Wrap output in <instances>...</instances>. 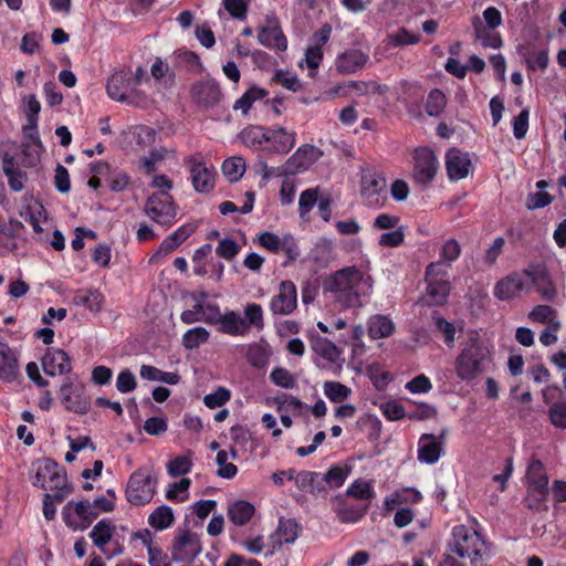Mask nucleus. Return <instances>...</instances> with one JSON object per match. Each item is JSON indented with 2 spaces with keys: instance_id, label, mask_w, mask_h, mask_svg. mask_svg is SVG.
Listing matches in <instances>:
<instances>
[{
  "instance_id": "obj_30",
  "label": "nucleus",
  "mask_w": 566,
  "mask_h": 566,
  "mask_svg": "<svg viewBox=\"0 0 566 566\" xmlns=\"http://www.w3.org/2000/svg\"><path fill=\"white\" fill-rule=\"evenodd\" d=\"M311 348L322 358L331 364H338L340 358L339 348L325 337L319 335L311 336Z\"/></svg>"
},
{
  "instance_id": "obj_21",
  "label": "nucleus",
  "mask_w": 566,
  "mask_h": 566,
  "mask_svg": "<svg viewBox=\"0 0 566 566\" xmlns=\"http://www.w3.org/2000/svg\"><path fill=\"white\" fill-rule=\"evenodd\" d=\"M528 286L534 285L536 291L546 301H553L556 296V289L549 280L547 271L539 265L528 268Z\"/></svg>"
},
{
  "instance_id": "obj_48",
  "label": "nucleus",
  "mask_w": 566,
  "mask_h": 566,
  "mask_svg": "<svg viewBox=\"0 0 566 566\" xmlns=\"http://www.w3.org/2000/svg\"><path fill=\"white\" fill-rule=\"evenodd\" d=\"M530 319L537 323L553 324L554 332L558 331L559 322H554L556 318V311L548 305H537L528 314Z\"/></svg>"
},
{
  "instance_id": "obj_5",
  "label": "nucleus",
  "mask_w": 566,
  "mask_h": 566,
  "mask_svg": "<svg viewBox=\"0 0 566 566\" xmlns=\"http://www.w3.org/2000/svg\"><path fill=\"white\" fill-rule=\"evenodd\" d=\"M412 159L413 180L422 186L430 185L433 181L439 168V161L433 150L429 147L416 148Z\"/></svg>"
},
{
  "instance_id": "obj_2",
  "label": "nucleus",
  "mask_w": 566,
  "mask_h": 566,
  "mask_svg": "<svg viewBox=\"0 0 566 566\" xmlns=\"http://www.w3.org/2000/svg\"><path fill=\"white\" fill-rule=\"evenodd\" d=\"M491 359L492 354L488 344L476 333L471 334L455 358V374L461 380H472L486 370Z\"/></svg>"
},
{
  "instance_id": "obj_18",
  "label": "nucleus",
  "mask_w": 566,
  "mask_h": 566,
  "mask_svg": "<svg viewBox=\"0 0 566 566\" xmlns=\"http://www.w3.org/2000/svg\"><path fill=\"white\" fill-rule=\"evenodd\" d=\"M369 61V55L360 50L352 49L336 59V70L342 74H353L361 70Z\"/></svg>"
},
{
  "instance_id": "obj_49",
  "label": "nucleus",
  "mask_w": 566,
  "mask_h": 566,
  "mask_svg": "<svg viewBox=\"0 0 566 566\" xmlns=\"http://www.w3.org/2000/svg\"><path fill=\"white\" fill-rule=\"evenodd\" d=\"M245 324H248V332L253 326L256 329H262L264 327L263 322V311L260 304L249 303L244 307V317Z\"/></svg>"
},
{
  "instance_id": "obj_54",
  "label": "nucleus",
  "mask_w": 566,
  "mask_h": 566,
  "mask_svg": "<svg viewBox=\"0 0 566 566\" xmlns=\"http://www.w3.org/2000/svg\"><path fill=\"white\" fill-rule=\"evenodd\" d=\"M271 381L282 388L292 389L296 386L295 377L283 367H275L270 374Z\"/></svg>"
},
{
  "instance_id": "obj_50",
  "label": "nucleus",
  "mask_w": 566,
  "mask_h": 566,
  "mask_svg": "<svg viewBox=\"0 0 566 566\" xmlns=\"http://www.w3.org/2000/svg\"><path fill=\"white\" fill-rule=\"evenodd\" d=\"M25 117L28 124L25 125L27 130H34L38 127L39 113L41 111V104L34 94H30L25 98Z\"/></svg>"
},
{
  "instance_id": "obj_55",
  "label": "nucleus",
  "mask_w": 566,
  "mask_h": 566,
  "mask_svg": "<svg viewBox=\"0 0 566 566\" xmlns=\"http://www.w3.org/2000/svg\"><path fill=\"white\" fill-rule=\"evenodd\" d=\"M551 423L558 429H566V401H556L548 408Z\"/></svg>"
},
{
  "instance_id": "obj_10",
  "label": "nucleus",
  "mask_w": 566,
  "mask_h": 566,
  "mask_svg": "<svg viewBox=\"0 0 566 566\" xmlns=\"http://www.w3.org/2000/svg\"><path fill=\"white\" fill-rule=\"evenodd\" d=\"M297 306V290L292 281H282L279 292L270 302L273 315H290Z\"/></svg>"
},
{
  "instance_id": "obj_3",
  "label": "nucleus",
  "mask_w": 566,
  "mask_h": 566,
  "mask_svg": "<svg viewBox=\"0 0 566 566\" xmlns=\"http://www.w3.org/2000/svg\"><path fill=\"white\" fill-rule=\"evenodd\" d=\"M448 551L459 558H469L472 566H484L482 562L488 555L486 542L476 531L465 525L453 527Z\"/></svg>"
},
{
  "instance_id": "obj_7",
  "label": "nucleus",
  "mask_w": 566,
  "mask_h": 566,
  "mask_svg": "<svg viewBox=\"0 0 566 566\" xmlns=\"http://www.w3.org/2000/svg\"><path fill=\"white\" fill-rule=\"evenodd\" d=\"M67 482L66 472L59 468L57 463L51 459H43L33 478V485L44 490H54L62 488Z\"/></svg>"
},
{
  "instance_id": "obj_8",
  "label": "nucleus",
  "mask_w": 566,
  "mask_h": 566,
  "mask_svg": "<svg viewBox=\"0 0 566 566\" xmlns=\"http://www.w3.org/2000/svg\"><path fill=\"white\" fill-rule=\"evenodd\" d=\"M184 161L189 166L195 190L202 193L211 191L214 187L216 172L202 161L201 154L188 156Z\"/></svg>"
},
{
  "instance_id": "obj_47",
  "label": "nucleus",
  "mask_w": 566,
  "mask_h": 566,
  "mask_svg": "<svg viewBox=\"0 0 566 566\" xmlns=\"http://www.w3.org/2000/svg\"><path fill=\"white\" fill-rule=\"evenodd\" d=\"M270 129L260 126H251L242 130L241 139L249 147H258L268 142Z\"/></svg>"
},
{
  "instance_id": "obj_28",
  "label": "nucleus",
  "mask_w": 566,
  "mask_h": 566,
  "mask_svg": "<svg viewBox=\"0 0 566 566\" xmlns=\"http://www.w3.org/2000/svg\"><path fill=\"white\" fill-rule=\"evenodd\" d=\"M74 507L75 514L82 518L83 521H86L91 523L93 520H95L98 516V511H96L92 503L88 501H70L63 509V520L65 524L70 527H74V524L71 520V515L69 511Z\"/></svg>"
},
{
  "instance_id": "obj_53",
  "label": "nucleus",
  "mask_w": 566,
  "mask_h": 566,
  "mask_svg": "<svg viewBox=\"0 0 566 566\" xmlns=\"http://www.w3.org/2000/svg\"><path fill=\"white\" fill-rule=\"evenodd\" d=\"M549 491H537L535 489L527 488V494L525 497L526 506L533 511H547L548 507L546 505V501L548 497Z\"/></svg>"
},
{
  "instance_id": "obj_15",
  "label": "nucleus",
  "mask_w": 566,
  "mask_h": 566,
  "mask_svg": "<svg viewBox=\"0 0 566 566\" xmlns=\"http://www.w3.org/2000/svg\"><path fill=\"white\" fill-rule=\"evenodd\" d=\"M322 154L323 153L313 145H304L297 148L285 164V174L294 175L307 169L312 164L319 159Z\"/></svg>"
},
{
  "instance_id": "obj_11",
  "label": "nucleus",
  "mask_w": 566,
  "mask_h": 566,
  "mask_svg": "<svg viewBox=\"0 0 566 566\" xmlns=\"http://www.w3.org/2000/svg\"><path fill=\"white\" fill-rule=\"evenodd\" d=\"M191 97L199 107L210 108L220 103L222 93L218 82L206 78L192 85Z\"/></svg>"
},
{
  "instance_id": "obj_16",
  "label": "nucleus",
  "mask_w": 566,
  "mask_h": 566,
  "mask_svg": "<svg viewBox=\"0 0 566 566\" xmlns=\"http://www.w3.org/2000/svg\"><path fill=\"white\" fill-rule=\"evenodd\" d=\"M42 368L48 376L66 375L72 370L71 358L59 348H50L42 358Z\"/></svg>"
},
{
  "instance_id": "obj_59",
  "label": "nucleus",
  "mask_w": 566,
  "mask_h": 566,
  "mask_svg": "<svg viewBox=\"0 0 566 566\" xmlns=\"http://www.w3.org/2000/svg\"><path fill=\"white\" fill-rule=\"evenodd\" d=\"M380 410L382 415L390 421H397L405 417H408V415H406L405 412V408L402 407V405L395 400L381 403Z\"/></svg>"
},
{
  "instance_id": "obj_39",
  "label": "nucleus",
  "mask_w": 566,
  "mask_h": 566,
  "mask_svg": "<svg viewBox=\"0 0 566 566\" xmlns=\"http://www.w3.org/2000/svg\"><path fill=\"white\" fill-rule=\"evenodd\" d=\"M394 332L392 322L384 315H376L370 318L368 334L373 339L388 337Z\"/></svg>"
},
{
  "instance_id": "obj_57",
  "label": "nucleus",
  "mask_w": 566,
  "mask_h": 566,
  "mask_svg": "<svg viewBox=\"0 0 566 566\" xmlns=\"http://www.w3.org/2000/svg\"><path fill=\"white\" fill-rule=\"evenodd\" d=\"M191 459L186 455H179L168 463L167 471L172 478L187 474L191 469Z\"/></svg>"
},
{
  "instance_id": "obj_20",
  "label": "nucleus",
  "mask_w": 566,
  "mask_h": 566,
  "mask_svg": "<svg viewBox=\"0 0 566 566\" xmlns=\"http://www.w3.org/2000/svg\"><path fill=\"white\" fill-rule=\"evenodd\" d=\"M443 452L442 442L432 433L421 434L418 441V460L421 463L434 464Z\"/></svg>"
},
{
  "instance_id": "obj_22",
  "label": "nucleus",
  "mask_w": 566,
  "mask_h": 566,
  "mask_svg": "<svg viewBox=\"0 0 566 566\" xmlns=\"http://www.w3.org/2000/svg\"><path fill=\"white\" fill-rule=\"evenodd\" d=\"M269 25L263 27L259 34L258 41L265 48H274L284 51L287 48V41L281 29L279 28L275 18H268Z\"/></svg>"
},
{
  "instance_id": "obj_43",
  "label": "nucleus",
  "mask_w": 566,
  "mask_h": 566,
  "mask_svg": "<svg viewBox=\"0 0 566 566\" xmlns=\"http://www.w3.org/2000/svg\"><path fill=\"white\" fill-rule=\"evenodd\" d=\"M209 337L210 333L207 328L202 326H197L187 331L182 335V345L187 349H197L200 347V345L208 342Z\"/></svg>"
},
{
  "instance_id": "obj_38",
  "label": "nucleus",
  "mask_w": 566,
  "mask_h": 566,
  "mask_svg": "<svg viewBox=\"0 0 566 566\" xmlns=\"http://www.w3.org/2000/svg\"><path fill=\"white\" fill-rule=\"evenodd\" d=\"M342 494L344 497L349 496L360 501H371L376 495L371 482L361 479L355 480Z\"/></svg>"
},
{
  "instance_id": "obj_33",
  "label": "nucleus",
  "mask_w": 566,
  "mask_h": 566,
  "mask_svg": "<svg viewBox=\"0 0 566 566\" xmlns=\"http://www.w3.org/2000/svg\"><path fill=\"white\" fill-rule=\"evenodd\" d=\"M295 484L302 491L318 494L324 491L322 473L314 471H301L295 474Z\"/></svg>"
},
{
  "instance_id": "obj_4",
  "label": "nucleus",
  "mask_w": 566,
  "mask_h": 566,
  "mask_svg": "<svg viewBox=\"0 0 566 566\" xmlns=\"http://www.w3.org/2000/svg\"><path fill=\"white\" fill-rule=\"evenodd\" d=\"M157 475L150 468L134 471L125 490L126 500L133 505H145L156 493Z\"/></svg>"
},
{
  "instance_id": "obj_13",
  "label": "nucleus",
  "mask_w": 566,
  "mask_h": 566,
  "mask_svg": "<svg viewBox=\"0 0 566 566\" xmlns=\"http://www.w3.org/2000/svg\"><path fill=\"white\" fill-rule=\"evenodd\" d=\"M301 527L293 518L279 520L277 528L270 535L272 549L265 553V557H271L275 554L276 549L283 545L293 544L300 534Z\"/></svg>"
},
{
  "instance_id": "obj_60",
  "label": "nucleus",
  "mask_w": 566,
  "mask_h": 566,
  "mask_svg": "<svg viewBox=\"0 0 566 566\" xmlns=\"http://www.w3.org/2000/svg\"><path fill=\"white\" fill-rule=\"evenodd\" d=\"M461 253L460 244L454 239H449L444 242L441 253L440 261H443L451 265L452 262L458 260Z\"/></svg>"
},
{
  "instance_id": "obj_35",
  "label": "nucleus",
  "mask_w": 566,
  "mask_h": 566,
  "mask_svg": "<svg viewBox=\"0 0 566 566\" xmlns=\"http://www.w3.org/2000/svg\"><path fill=\"white\" fill-rule=\"evenodd\" d=\"M139 374L143 379L149 381H160L168 385H177L180 381V376L177 373L163 371L150 365H142Z\"/></svg>"
},
{
  "instance_id": "obj_27",
  "label": "nucleus",
  "mask_w": 566,
  "mask_h": 566,
  "mask_svg": "<svg viewBox=\"0 0 566 566\" xmlns=\"http://www.w3.org/2000/svg\"><path fill=\"white\" fill-rule=\"evenodd\" d=\"M219 332L231 336H243L248 333V324L237 312L230 311L218 319Z\"/></svg>"
},
{
  "instance_id": "obj_14",
  "label": "nucleus",
  "mask_w": 566,
  "mask_h": 566,
  "mask_svg": "<svg viewBox=\"0 0 566 566\" xmlns=\"http://www.w3.org/2000/svg\"><path fill=\"white\" fill-rule=\"evenodd\" d=\"M199 553L200 546L196 534L185 531L174 542L171 558L176 563L191 562Z\"/></svg>"
},
{
  "instance_id": "obj_46",
  "label": "nucleus",
  "mask_w": 566,
  "mask_h": 566,
  "mask_svg": "<svg viewBox=\"0 0 566 566\" xmlns=\"http://www.w3.org/2000/svg\"><path fill=\"white\" fill-rule=\"evenodd\" d=\"M324 395L332 402H343L346 400L350 394L352 389L346 385H343L338 381H325L323 385Z\"/></svg>"
},
{
  "instance_id": "obj_25",
  "label": "nucleus",
  "mask_w": 566,
  "mask_h": 566,
  "mask_svg": "<svg viewBox=\"0 0 566 566\" xmlns=\"http://www.w3.org/2000/svg\"><path fill=\"white\" fill-rule=\"evenodd\" d=\"M526 481L528 489H535L538 491H549L548 489V476L545 471V467L538 459H532L526 470Z\"/></svg>"
},
{
  "instance_id": "obj_31",
  "label": "nucleus",
  "mask_w": 566,
  "mask_h": 566,
  "mask_svg": "<svg viewBox=\"0 0 566 566\" xmlns=\"http://www.w3.org/2000/svg\"><path fill=\"white\" fill-rule=\"evenodd\" d=\"M352 470L353 468L348 464L332 465L325 473H322L324 491L340 488L350 475Z\"/></svg>"
},
{
  "instance_id": "obj_62",
  "label": "nucleus",
  "mask_w": 566,
  "mask_h": 566,
  "mask_svg": "<svg viewBox=\"0 0 566 566\" xmlns=\"http://www.w3.org/2000/svg\"><path fill=\"white\" fill-rule=\"evenodd\" d=\"M390 41L396 46L412 45L420 42V35L413 34L407 29H399L395 34L390 35Z\"/></svg>"
},
{
  "instance_id": "obj_56",
  "label": "nucleus",
  "mask_w": 566,
  "mask_h": 566,
  "mask_svg": "<svg viewBox=\"0 0 566 566\" xmlns=\"http://www.w3.org/2000/svg\"><path fill=\"white\" fill-rule=\"evenodd\" d=\"M231 398V392L224 387H218L213 392L203 398L206 407L210 409L219 408L226 405Z\"/></svg>"
},
{
  "instance_id": "obj_42",
  "label": "nucleus",
  "mask_w": 566,
  "mask_h": 566,
  "mask_svg": "<svg viewBox=\"0 0 566 566\" xmlns=\"http://www.w3.org/2000/svg\"><path fill=\"white\" fill-rule=\"evenodd\" d=\"M475 39L480 40L484 48L499 49L502 45V38L499 33H492L481 25L478 17L473 20Z\"/></svg>"
},
{
  "instance_id": "obj_52",
  "label": "nucleus",
  "mask_w": 566,
  "mask_h": 566,
  "mask_svg": "<svg viewBox=\"0 0 566 566\" xmlns=\"http://www.w3.org/2000/svg\"><path fill=\"white\" fill-rule=\"evenodd\" d=\"M450 264L443 261L431 262L426 269V281L449 282Z\"/></svg>"
},
{
  "instance_id": "obj_17",
  "label": "nucleus",
  "mask_w": 566,
  "mask_h": 566,
  "mask_svg": "<svg viewBox=\"0 0 566 566\" xmlns=\"http://www.w3.org/2000/svg\"><path fill=\"white\" fill-rule=\"evenodd\" d=\"M471 159L468 153L452 148L446 155V169L451 180H460L469 175Z\"/></svg>"
},
{
  "instance_id": "obj_29",
  "label": "nucleus",
  "mask_w": 566,
  "mask_h": 566,
  "mask_svg": "<svg viewBox=\"0 0 566 566\" xmlns=\"http://www.w3.org/2000/svg\"><path fill=\"white\" fill-rule=\"evenodd\" d=\"M268 138L271 150L277 154H287L295 145V134L286 132L283 127L270 129Z\"/></svg>"
},
{
  "instance_id": "obj_64",
  "label": "nucleus",
  "mask_w": 566,
  "mask_h": 566,
  "mask_svg": "<svg viewBox=\"0 0 566 566\" xmlns=\"http://www.w3.org/2000/svg\"><path fill=\"white\" fill-rule=\"evenodd\" d=\"M405 387L412 394H426L432 389V384L426 375L421 374L408 381Z\"/></svg>"
},
{
  "instance_id": "obj_23",
  "label": "nucleus",
  "mask_w": 566,
  "mask_h": 566,
  "mask_svg": "<svg viewBox=\"0 0 566 566\" xmlns=\"http://www.w3.org/2000/svg\"><path fill=\"white\" fill-rule=\"evenodd\" d=\"M20 375V367L15 353L0 342V379L11 382Z\"/></svg>"
},
{
  "instance_id": "obj_12",
  "label": "nucleus",
  "mask_w": 566,
  "mask_h": 566,
  "mask_svg": "<svg viewBox=\"0 0 566 566\" xmlns=\"http://www.w3.org/2000/svg\"><path fill=\"white\" fill-rule=\"evenodd\" d=\"M528 269L523 272L513 273L499 281L494 287V296L502 301L516 297L521 292L528 289Z\"/></svg>"
},
{
  "instance_id": "obj_44",
  "label": "nucleus",
  "mask_w": 566,
  "mask_h": 566,
  "mask_svg": "<svg viewBox=\"0 0 566 566\" xmlns=\"http://www.w3.org/2000/svg\"><path fill=\"white\" fill-rule=\"evenodd\" d=\"M447 98L442 91L434 88L428 94L426 102V112L431 117H438L444 111Z\"/></svg>"
},
{
  "instance_id": "obj_6",
  "label": "nucleus",
  "mask_w": 566,
  "mask_h": 566,
  "mask_svg": "<svg viewBox=\"0 0 566 566\" xmlns=\"http://www.w3.org/2000/svg\"><path fill=\"white\" fill-rule=\"evenodd\" d=\"M146 214L161 226L170 224L176 218L172 198L166 192L151 195L145 203Z\"/></svg>"
},
{
  "instance_id": "obj_45",
  "label": "nucleus",
  "mask_w": 566,
  "mask_h": 566,
  "mask_svg": "<svg viewBox=\"0 0 566 566\" xmlns=\"http://www.w3.org/2000/svg\"><path fill=\"white\" fill-rule=\"evenodd\" d=\"M222 172L231 181H238L244 174L245 164L241 157H230L222 164Z\"/></svg>"
},
{
  "instance_id": "obj_61",
  "label": "nucleus",
  "mask_w": 566,
  "mask_h": 566,
  "mask_svg": "<svg viewBox=\"0 0 566 566\" xmlns=\"http://www.w3.org/2000/svg\"><path fill=\"white\" fill-rule=\"evenodd\" d=\"M273 81L292 92H297L302 87L300 80L295 75L282 70L274 74Z\"/></svg>"
},
{
  "instance_id": "obj_34",
  "label": "nucleus",
  "mask_w": 566,
  "mask_h": 566,
  "mask_svg": "<svg viewBox=\"0 0 566 566\" xmlns=\"http://www.w3.org/2000/svg\"><path fill=\"white\" fill-rule=\"evenodd\" d=\"M254 506L248 501H237L228 509L230 521L238 526L245 525L254 514Z\"/></svg>"
},
{
  "instance_id": "obj_36",
  "label": "nucleus",
  "mask_w": 566,
  "mask_h": 566,
  "mask_svg": "<svg viewBox=\"0 0 566 566\" xmlns=\"http://www.w3.org/2000/svg\"><path fill=\"white\" fill-rule=\"evenodd\" d=\"M312 261L319 266H327L333 260V242L329 239L321 238L311 250Z\"/></svg>"
},
{
  "instance_id": "obj_9",
  "label": "nucleus",
  "mask_w": 566,
  "mask_h": 566,
  "mask_svg": "<svg viewBox=\"0 0 566 566\" xmlns=\"http://www.w3.org/2000/svg\"><path fill=\"white\" fill-rule=\"evenodd\" d=\"M62 403L69 411L78 415H85L91 408L90 397L86 395L83 385H74L73 382H65L61 387Z\"/></svg>"
},
{
  "instance_id": "obj_51",
  "label": "nucleus",
  "mask_w": 566,
  "mask_h": 566,
  "mask_svg": "<svg viewBox=\"0 0 566 566\" xmlns=\"http://www.w3.org/2000/svg\"><path fill=\"white\" fill-rule=\"evenodd\" d=\"M319 198L317 188H308L302 191L298 199L300 217L305 218L313 207L318 203Z\"/></svg>"
},
{
  "instance_id": "obj_19",
  "label": "nucleus",
  "mask_w": 566,
  "mask_h": 566,
  "mask_svg": "<svg viewBox=\"0 0 566 566\" xmlns=\"http://www.w3.org/2000/svg\"><path fill=\"white\" fill-rule=\"evenodd\" d=\"M333 510L339 522L354 524L360 521L368 511V505H348L343 494L334 496Z\"/></svg>"
},
{
  "instance_id": "obj_32",
  "label": "nucleus",
  "mask_w": 566,
  "mask_h": 566,
  "mask_svg": "<svg viewBox=\"0 0 566 566\" xmlns=\"http://www.w3.org/2000/svg\"><path fill=\"white\" fill-rule=\"evenodd\" d=\"M114 525L109 520L103 518L98 521L90 533V538L94 545L104 554H107L105 546L113 537Z\"/></svg>"
},
{
  "instance_id": "obj_58",
  "label": "nucleus",
  "mask_w": 566,
  "mask_h": 566,
  "mask_svg": "<svg viewBox=\"0 0 566 566\" xmlns=\"http://www.w3.org/2000/svg\"><path fill=\"white\" fill-rule=\"evenodd\" d=\"M525 60L530 69H539L541 71H545L548 65V51L547 49H543L538 52H527L525 54Z\"/></svg>"
},
{
  "instance_id": "obj_1",
  "label": "nucleus",
  "mask_w": 566,
  "mask_h": 566,
  "mask_svg": "<svg viewBox=\"0 0 566 566\" xmlns=\"http://www.w3.org/2000/svg\"><path fill=\"white\" fill-rule=\"evenodd\" d=\"M371 279L356 266H346L332 274L324 283V290L334 293L346 307L361 304L360 297L371 292Z\"/></svg>"
},
{
  "instance_id": "obj_24",
  "label": "nucleus",
  "mask_w": 566,
  "mask_h": 566,
  "mask_svg": "<svg viewBox=\"0 0 566 566\" xmlns=\"http://www.w3.org/2000/svg\"><path fill=\"white\" fill-rule=\"evenodd\" d=\"M2 170L8 178V184L12 191L19 192L24 188L27 174L18 167L14 157L9 153L3 154Z\"/></svg>"
},
{
  "instance_id": "obj_26",
  "label": "nucleus",
  "mask_w": 566,
  "mask_h": 566,
  "mask_svg": "<svg viewBox=\"0 0 566 566\" xmlns=\"http://www.w3.org/2000/svg\"><path fill=\"white\" fill-rule=\"evenodd\" d=\"M427 289L423 303L429 306H440L447 303L451 285L450 282L426 281Z\"/></svg>"
},
{
  "instance_id": "obj_37",
  "label": "nucleus",
  "mask_w": 566,
  "mask_h": 566,
  "mask_svg": "<svg viewBox=\"0 0 566 566\" xmlns=\"http://www.w3.org/2000/svg\"><path fill=\"white\" fill-rule=\"evenodd\" d=\"M104 297L97 290L77 291L73 296V304L87 307L92 312H98L102 307Z\"/></svg>"
},
{
  "instance_id": "obj_63",
  "label": "nucleus",
  "mask_w": 566,
  "mask_h": 566,
  "mask_svg": "<svg viewBox=\"0 0 566 566\" xmlns=\"http://www.w3.org/2000/svg\"><path fill=\"white\" fill-rule=\"evenodd\" d=\"M136 386H137V384H136L135 376L130 370L124 369L118 374L117 379H116V389L119 392H123V394L130 392L136 388Z\"/></svg>"
},
{
  "instance_id": "obj_41",
  "label": "nucleus",
  "mask_w": 566,
  "mask_h": 566,
  "mask_svg": "<svg viewBox=\"0 0 566 566\" xmlns=\"http://www.w3.org/2000/svg\"><path fill=\"white\" fill-rule=\"evenodd\" d=\"M127 81L123 73L113 74L106 84V91L108 96L117 102H124L126 99Z\"/></svg>"
},
{
  "instance_id": "obj_40",
  "label": "nucleus",
  "mask_w": 566,
  "mask_h": 566,
  "mask_svg": "<svg viewBox=\"0 0 566 566\" xmlns=\"http://www.w3.org/2000/svg\"><path fill=\"white\" fill-rule=\"evenodd\" d=\"M175 520L174 512L170 506H158L148 517V523L156 530H165L172 525Z\"/></svg>"
}]
</instances>
